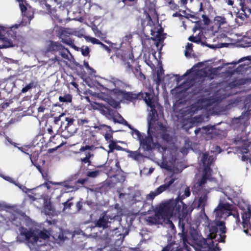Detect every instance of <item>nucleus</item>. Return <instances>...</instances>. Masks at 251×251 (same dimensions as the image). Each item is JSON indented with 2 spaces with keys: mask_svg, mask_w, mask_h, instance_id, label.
<instances>
[{
  "mask_svg": "<svg viewBox=\"0 0 251 251\" xmlns=\"http://www.w3.org/2000/svg\"><path fill=\"white\" fill-rule=\"evenodd\" d=\"M82 54L84 56H87L89 53V50L87 47H83L81 49Z\"/></svg>",
  "mask_w": 251,
  "mask_h": 251,
  "instance_id": "obj_33",
  "label": "nucleus"
},
{
  "mask_svg": "<svg viewBox=\"0 0 251 251\" xmlns=\"http://www.w3.org/2000/svg\"><path fill=\"white\" fill-rule=\"evenodd\" d=\"M186 251H193V250H192L190 248H186Z\"/></svg>",
  "mask_w": 251,
  "mask_h": 251,
  "instance_id": "obj_60",
  "label": "nucleus"
},
{
  "mask_svg": "<svg viewBox=\"0 0 251 251\" xmlns=\"http://www.w3.org/2000/svg\"><path fill=\"white\" fill-rule=\"evenodd\" d=\"M59 148V146L57 147L56 148H54V149H49L48 150V152H50V153H51L53 151H55L57 150V149H58Z\"/></svg>",
  "mask_w": 251,
  "mask_h": 251,
  "instance_id": "obj_53",
  "label": "nucleus"
},
{
  "mask_svg": "<svg viewBox=\"0 0 251 251\" xmlns=\"http://www.w3.org/2000/svg\"><path fill=\"white\" fill-rule=\"evenodd\" d=\"M188 213L187 206L179 200H171L163 203L156 209L154 217H149L147 221L151 224L169 222L171 218H178L183 221Z\"/></svg>",
  "mask_w": 251,
  "mask_h": 251,
  "instance_id": "obj_2",
  "label": "nucleus"
},
{
  "mask_svg": "<svg viewBox=\"0 0 251 251\" xmlns=\"http://www.w3.org/2000/svg\"><path fill=\"white\" fill-rule=\"evenodd\" d=\"M151 31L152 38L154 40H157L159 43L164 39V36L162 34V31L161 30H158L156 31L151 29Z\"/></svg>",
  "mask_w": 251,
  "mask_h": 251,
  "instance_id": "obj_16",
  "label": "nucleus"
},
{
  "mask_svg": "<svg viewBox=\"0 0 251 251\" xmlns=\"http://www.w3.org/2000/svg\"><path fill=\"white\" fill-rule=\"evenodd\" d=\"M232 205L220 201L217 207L214 210V213L216 217V227L211 226L209 229V234L206 239L199 238L195 240L193 248L195 251H219L220 249L217 247V243L215 241L224 242L226 237V227L223 221H219L221 219H225L230 214Z\"/></svg>",
  "mask_w": 251,
  "mask_h": 251,
  "instance_id": "obj_1",
  "label": "nucleus"
},
{
  "mask_svg": "<svg viewBox=\"0 0 251 251\" xmlns=\"http://www.w3.org/2000/svg\"><path fill=\"white\" fill-rule=\"evenodd\" d=\"M175 178H172L170 180H169L168 182H167L165 185L167 186V188H168L175 181Z\"/></svg>",
  "mask_w": 251,
  "mask_h": 251,
  "instance_id": "obj_42",
  "label": "nucleus"
},
{
  "mask_svg": "<svg viewBox=\"0 0 251 251\" xmlns=\"http://www.w3.org/2000/svg\"><path fill=\"white\" fill-rule=\"evenodd\" d=\"M212 102L207 100H204L201 102V108H206L209 105H210Z\"/></svg>",
  "mask_w": 251,
  "mask_h": 251,
  "instance_id": "obj_35",
  "label": "nucleus"
},
{
  "mask_svg": "<svg viewBox=\"0 0 251 251\" xmlns=\"http://www.w3.org/2000/svg\"><path fill=\"white\" fill-rule=\"evenodd\" d=\"M224 193L225 195H226L228 198H229V197L231 196H234V193L232 189L230 188H228L226 189L224 192Z\"/></svg>",
  "mask_w": 251,
  "mask_h": 251,
  "instance_id": "obj_25",
  "label": "nucleus"
},
{
  "mask_svg": "<svg viewBox=\"0 0 251 251\" xmlns=\"http://www.w3.org/2000/svg\"><path fill=\"white\" fill-rule=\"evenodd\" d=\"M91 106L94 110H98L102 112L105 111V109H106V107L101 103L92 102L91 103Z\"/></svg>",
  "mask_w": 251,
  "mask_h": 251,
  "instance_id": "obj_17",
  "label": "nucleus"
},
{
  "mask_svg": "<svg viewBox=\"0 0 251 251\" xmlns=\"http://www.w3.org/2000/svg\"><path fill=\"white\" fill-rule=\"evenodd\" d=\"M49 50H59L60 55L65 59H68L69 51L65 49L60 44L56 42H50L49 45Z\"/></svg>",
  "mask_w": 251,
  "mask_h": 251,
  "instance_id": "obj_11",
  "label": "nucleus"
},
{
  "mask_svg": "<svg viewBox=\"0 0 251 251\" xmlns=\"http://www.w3.org/2000/svg\"><path fill=\"white\" fill-rule=\"evenodd\" d=\"M86 39L87 41L91 42L92 43L94 44H96L100 45V44L101 43V42L99 41L98 39H97L95 38L87 37H86Z\"/></svg>",
  "mask_w": 251,
  "mask_h": 251,
  "instance_id": "obj_28",
  "label": "nucleus"
},
{
  "mask_svg": "<svg viewBox=\"0 0 251 251\" xmlns=\"http://www.w3.org/2000/svg\"><path fill=\"white\" fill-rule=\"evenodd\" d=\"M251 218V210L249 208H248V212L245 213L242 215V225L244 228V231L245 233H247V231L249 227H251V224L250 222V219Z\"/></svg>",
  "mask_w": 251,
  "mask_h": 251,
  "instance_id": "obj_13",
  "label": "nucleus"
},
{
  "mask_svg": "<svg viewBox=\"0 0 251 251\" xmlns=\"http://www.w3.org/2000/svg\"><path fill=\"white\" fill-rule=\"evenodd\" d=\"M20 7L22 12L25 11L26 10V7L22 3H20Z\"/></svg>",
  "mask_w": 251,
  "mask_h": 251,
  "instance_id": "obj_47",
  "label": "nucleus"
},
{
  "mask_svg": "<svg viewBox=\"0 0 251 251\" xmlns=\"http://www.w3.org/2000/svg\"><path fill=\"white\" fill-rule=\"evenodd\" d=\"M50 183L54 185H61L62 187H63V190L66 193H68L74 190V187L70 185L67 182H50Z\"/></svg>",
  "mask_w": 251,
  "mask_h": 251,
  "instance_id": "obj_15",
  "label": "nucleus"
},
{
  "mask_svg": "<svg viewBox=\"0 0 251 251\" xmlns=\"http://www.w3.org/2000/svg\"><path fill=\"white\" fill-rule=\"evenodd\" d=\"M9 213L5 210H0V222L3 223L6 219L4 218V216L8 217Z\"/></svg>",
  "mask_w": 251,
  "mask_h": 251,
  "instance_id": "obj_22",
  "label": "nucleus"
},
{
  "mask_svg": "<svg viewBox=\"0 0 251 251\" xmlns=\"http://www.w3.org/2000/svg\"><path fill=\"white\" fill-rule=\"evenodd\" d=\"M114 122H118V123H121V124H123L124 125H127L128 126V127L130 128H131L130 126L129 125H128L126 122V121H125L123 118L120 117V119L119 120H117L116 119L114 118Z\"/></svg>",
  "mask_w": 251,
  "mask_h": 251,
  "instance_id": "obj_32",
  "label": "nucleus"
},
{
  "mask_svg": "<svg viewBox=\"0 0 251 251\" xmlns=\"http://www.w3.org/2000/svg\"><path fill=\"white\" fill-rule=\"evenodd\" d=\"M158 164L160 166L161 168L166 169H169V166L167 165V164L164 161L161 162V163H158Z\"/></svg>",
  "mask_w": 251,
  "mask_h": 251,
  "instance_id": "obj_37",
  "label": "nucleus"
},
{
  "mask_svg": "<svg viewBox=\"0 0 251 251\" xmlns=\"http://www.w3.org/2000/svg\"><path fill=\"white\" fill-rule=\"evenodd\" d=\"M0 49L14 47L16 45L15 34L11 28L0 26Z\"/></svg>",
  "mask_w": 251,
  "mask_h": 251,
  "instance_id": "obj_7",
  "label": "nucleus"
},
{
  "mask_svg": "<svg viewBox=\"0 0 251 251\" xmlns=\"http://www.w3.org/2000/svg\"><path fill=\"white\" fill-rule=\"evenodd\" d=\"M33 86V84L32 83L28 84L27 85H26L25 87H24L22 90V93H25L27 91H28L30 89H31L32 88Z\"/></svg>",
  "mask_w": 251,
  "mask_h": 251,
  "instance_id": "obj_36",
  "label": "nucleus"
},
{
  "mask_svg": "<svg viewBox=\"0 0 251 251\" xmlns=\"http://www.w3.org/2000/svg\"><path fill=\"white\" fill-rule=\"evenodd\" d=\"M154 169L153 168H150L148 171V173H145L146 171H147V168H144L142 170L140 171V174L141 175H151Z\"/></svg>",
  "mask_w": 251,
  "mask_h": 251,
  "instance_id": "obj_29",
  "label": "nucleus"
},
{
  "mask_svg": "<svg viewBox=\"0 0 251 251\" xmlns=\"http://www.w3.org/2000/svg\"><path fill=\"white\" fill-rule=\"evenodd\" d=\"M207 200V198L206 195L201 196L199 200V206L203 207L206 204Z\"/></svg>",
  "mask_w": 251,
  "mask_h": 251,
  "instance_id": "obj_20",
  "label": "nucleus"
},
{
  "mask_svg": "<svg viewBox=\"0 0 251 251\" xmlns=\"http://www.w3.org/2000/svg\"><path fill=\"white\" fill-rule=\"evenodd\" d=\"M63 42L68 45H71L72 43V41L70 40H63Z\"/></svg>",
  "mask_w": 251,
  "mask_h": 251,
  "instance_id": "obj_52",
  "label": "nucleus"
},
{
  "mask_svg": "<svg viewBox=\"0 0 251 251\" xmlns=\"http://www.w3.org/2000/svg\"><path fill=\"white\" fill-rule=\"evenodd\" d=\"M100 174V171L98 170H95L94 171L88 172L87 174V176L90 177H96L98 176Z\"/></svg>",
  "mask_w": 251,
  "mask_h": 251,
  "instance_id": "obj_24",
  "label": "nucleus"
},
{
  "mask_svg": "<svg viewBox=\"0 0 251 251\" xmlns=\"http://www.w3.org/2000/svg\"><path fill=\"white\" fill-rule=\"evenodd\" d=\"M84 65L86 68L90 71V73H95V71L89 66L88 62H84Z\"/></svg>",
  "mask_w": 251,
  "mask_h": 251,
  "instance_id": "obj_39",
  "label": "nucleus"
},
{
  "mask_svg": "<svg viewBox=\"0 0 251 251\" xmlns=\"http://www.w3.org/2000/svg\"><path fill=\"white\" fill-rule=\"evenodd\" d=\"M147 8L148 9V12H147L145 13L146 18L144 20V23L145 24L146 22H147V25H151L152 23L151 16L154 18H157L155 4L154 3V2H153L151 4V7H147Z\"/></svg>",
  "mask_w": 251,
  "mask_h": 251,
  "instance_id": "obj_12",
  "label": "nucleus"
},
{
  "mask_svg": "<svg viewBox=\"0 0 251 251\" xmlns=\"http://www.w3.org/2000/svg\"><path fill=\"white\" fill-rule=\"evenodd\" d=\"M157 195H158V194H156V191L155 190L153 192H151L149 195H148L147 198L148 200H152Z\"/></svg>",
  "mask_w": 251,
  "mask_h": 251,
  "instance_id": "obj_34",
  "label": "nucleus"
},
{
  "mask_svg": "<svg viewBox=\"0 0 251 251\" xmlns=\"http://www.w3.org/2000/svg\"><path fill=\"white\" fill-rule=\"evenodd\" d=\"M241 10L243 12L246 17H249L251 14V9L248 7H244V5L241 7Z\"/></svg>",
  "mask_w": 251,
  "mask_h": 251,
  "instance_id": "obj_23",
  "label": "nucleus"
},
{
  "mask_svg": "<svg viewBox=\"0 0 251 251\" xmlns=\"http://www.w3.org/2000/svg\"><path fill=\"white\" fill-rule=\"evenodd\" d=\"M191 74L192 75L195 74L197 76L207 77L211 74V69L209 67H205V64L203 63H199L182 75V78H183Z\"/></svg>",
  "mask_w": 251,
  "mask_h": 251,
  "instance_id": "obj_8",
  "label": "nucleus"
},
{
  "mask_svg": "<svg viewBox=\"0 0 251 251\" xmlns=\"http://www.w3.org/2000/svg\"><path fill=\"white\" fill-rule=\"evenodd\" d=\"M125 151L128 153H129L128 156L129 157L133 158L134 159H137L138 156L139 155V153L137 151H132L126 150H125Z\"/></svg>",
  "mask_w": 251,
  "mask_h": 251,
  "instance_id": "obj_27",
  "label": "nucleus"
},
{
  "mask_svg": "<svg viewBox=\"0 0 251 251\" xmlns=\"http://www.w3.org/2000/svg\"><path fill=\"white\" fill-rule=\"evenodd\" d=\"M176 251H182L180 248H177Z\"/></svg>",
  "mask_w": 251,
  "mask_h": 251,
  "instance_id": "obj_63",
  "label": "nucleus"
},
{
  "mask_svg": "<svg viewBox=\"0 0 251 251\" xmlns=\"http://www.w3.org/2000/svg\"><path fill=\"white\" fill-rule=\"evenodd\" d=\"M198 29V27L197 26H195L194 28H193V31H195L196 30Z\"/></svg>",
  "mask_w": 251,
  "mask_h": 251,
  "instance_id": "obj_62",
  "label": "nucleus"
},
{
  "mask_svg": "<svg viewBox=\"0 0 251 251\" xmlns=\"http://www.w3.org/2000/svg\"><path fill=\"white\" fill-rule=\"evenodd\" d=\"M167 188V186L165 185V184L162 185L160 186L158 188H157L155 191L156 192V194L159 195L161 194L162 192H164L165 190H166Z\"/></svg>",
  "mask_w": 251,
  "mask_h": 251,
  "instance_id": "obj_26",
  "label": "nucleus"
},
{
  "mask_svg": "<svg viewBox=\"0 0 251 251\" xmlns=\"http://www.w3.org/2000/svg\"><path fill=\"white\" fill-rule=\"evenodd\" d=\"M187 0H180V3L181 5H184L186 4Z\"/></svg>",
  "mask_w": 251,
  "mask_h": 251,
  "instance_id": "obj_54",
  "label": "nucleus"
},
{
  "mask_svg": "<svg viewBox=\"0 0 251 251\" xmlns=\"http://www.w3.org/2000/svg\"><path fill=\"white\" fill-rule=\"evenodd\" d=\"M71 206V203L70 202H65L64 203V209H67V208H70V207Z\"/></svg>",
  "mask_w": 251,
  "mask_h": 251,
  "instance_id": "obj_49",
  "label": "nucleus"
},
{
  "mask_svg": "<svg viewBox=\"0 0 251 251\" xmlns=\"http://www.w3.org/2000/svg\"><path fill=\"white\" fill-rule=\"evenodd\" d=\"M52 237L55 239H60V240H64V238L63 237V235L59 234L58 236H57L56 235H53Z\"/></svg>",
  "mask_w": 251,
  "mask_h": 251,
  "instance_id": "obj_43",
  "label": "nucleus"
},
{
  "mask_svg": "<svg viewBox=\"0 0 251 251\" xmlns=\"http://www.w3.org/2000/svg\"><path fill=\"white\" fill-rule=\"evenodd\" d=\"M4 179H5V180H7V181H11V178L9 177V176H6V177H3Z\"/></svg>",
  "mask_w": 251,
  "mask_h": 251,
  "instance_id": "obj_56",
  "label": "nucleus"
},
{
  "mask_svg": "<svg viewBox=\"0 0 251 251\" xmlns=\"http://www.w3.org/2000/svg\"><path fill=\"white\" fill-rule=\"evenodd\" d=\"M19 234L17 237L20 242L26 241L28 246L41 245L42 243L50 238V233L47 230H38L32 229H27L24 227L19 228Z\"/></svg>",
  "mask_w": 251,
  "mask_h": 251,
  "instance_id": "obj_4",
  "label": "nucleus"
},
{
  "mask_svg": "<svg viewBox=\"0 0 251 251\" xmlns=\"http://www.w3.org/2000/svg\"><path fill=\"white\" fill-rule=\"evenodd\" d=\"M143 98L146 103L151 108V113L150 115H152L151 121L149 124L148 134L150 135V131L151 129L152 121L154 122L155 119L154 108L157 103L155 101V99L153 97V95L151 93H145L143 94ZM132 136L137 140L139 141L140 147L144 151H149L154 149H158L160 145L156 142H154L150 136L147 137L146 136L141 135L140 132L137 130L133 129L132 132Z\"/></svg>",
  "mask_w": 251,
  "mask_h": 251,
  "instance_id": "obj_3",
  "label": "nucleus"
},
{
  "mask_svg": "<svg viewBox=\"0 0 251 251\" xmlns=\"http://www.w3.org/2000/svg\"><path fill=\"white\" fill-rule=\"evenodd\" d=\"M226 23V21L225 17L222 16H216L213 19L210 30L213 34L217 33L221 26Z\"/></svg>",
  "mask_w": 251,
  "mask_h": 251,
  "instance_id": "obj_10",
  "label": "nucleus"
},
{
  "mask_svg": "<svg viewBox=\"0 0 251 251\" xmlns=\"http://www.w3.org/2000/svg\"><path fill=\"white\" fill-rule=\"evenodd\" d=\"M227 4L229 5H232L233 4V1L231 0H228L227 1Z\"/></svg>",
  "mask_w": 251,
  "mask_h": 251,
  "instance_id": "obj_55",
  "label": "nucleus"
},
{
  "mask_svg": "<svg viewBox=\"0 0 251 251\" xmlns=\"http://www.w3.org/2000/svg\"><path fill=\"white\" fill-rule=\"evenodd\" d=\"M115 216H108L106 214L104 215L102 218H100L97 222L96 226L100 227L105 228L107 226L108 223L110 222L109 220L111 221L114 219Z\"/></svg>",
  "mask_w": 251,
  "mask_h": 251,
  "instance_id": "obj_14",
  "label": "nucleus"
},
{
  "mask_svg": "<svg viewBox=\"0 0 251 251\" xmlns=\"http://www.w3.org/2000/svg\"><path fill=\"white\" fill-rule=\"evenodd\" d=\"M99 33H100V32L97 31V32H95L96 35H97L98 36L100 37V35H99Z\"/></svg>",
  "mask_w": 251,
  "mask_h": 251,
  "instance_id": "obj_61",
  "label": "nucleus"
},
{
  "mask_svg": "<svg viewBox=\"0 0 251 251\" xmlns=\"http://www.w3.org/2000/svg\"><path fill=\"white\" fill-rule=\"evenodd\" d=\"M119 83V82L118 81L115 82L110 81L107 84V89L109 90L111 97L110 98L106 99V100L109 105L115 108L120 107V101L129 100L131 99L129 93L113 88Z\"/></svg>",
  "mask_w": 251,
  "mask_h": 251,
  "instance_id": "obj_5",
  "label": "nucleus"
},
{
  "mask_svg": "<svg viewBox=\"0 0 251 251\" xmlns=\"http://www.w3.org/2000/svg\"><path fill=\"white\" fill-rule=\"evenodd\" d=\"M112 138V135L110 133H106L105 135V138L106 141L109 140V142H110V141L111 140V138Z\"/></svg>",
  "mask_w": 251,
  "mask_h": 251,
  "instance_id": "obj_41",
  "label": "nucleus"
},
{
  "mask_svg": "<svg viewBox=\"0 0 251 251\" xmlns=\"http://www.w3.org/2000/svg\"><path fill=\"white\" fill-rule=\"evenodd\" d=\"M214 160L213 156H208L206 153L203 154L202 158L201 159L203 166H204L203 171V175L202 178L198 181L195 187H203L206 184L207 187L212 186V183H216L215 177H211L212 176L211 171L209 168V166Z\"/></svg>",
  "mask_w": 251,
  "mask_h": 251,
  "instance_id": "obj_6",
  "label": "nucleus"
},
{
  "mask_svg": "<svg viewBox=\"0 0 251 251\" xmlns=\"http://www.w3.org/2000/svg\"><path fill=\"white\" fill-rule=\"evenodd\" d=\"M44 211L45 213L47 215H50L52 213L53 210L50 202L48 203L47 202L45 204Z\"/></svg>",
  "mask_w": 251,
  "mask_h": 251,
  "instance_id": "obj_19",
  "label": "nucleus"
},
{
  "mask_svg": "<svg viewBox=\"0 0 251 251\" xmlns=\"http://www.w3.org/2000/svg\"><path fill=\"white\" fill-rule=\"evenodd\" d=\"M87 179H79L78 180V182L79 183H81V184H84L86 181H87Z\"/></svg>",
  "mask_w": 251,
  "mask_h": 251,
  "instance_id": "obj_51",
  "label": "nucleus"
},
{
  "mask_svg": "<svg viewBox=\"0 0 251 251\" xmlns=\"http://www.w3.org/2000/svg\"><path fill=\"white\" fill-rule=\"evenodd\" d=\"M236 145L239 148V152L242 154V160L246 161L249 159L248 153L250 154L251 144L248 141H238Z\"/></svg>",
  "mask_w": 251,
  "mask_h": 251,
  "instance_id": "obj_9",
  "label": "nucleus"
},
{
  "mask_svg": "<svg viewBox=\"0 0 251 251\" xmlns=\"http://www.w3.org/2000/svg\"><path fill=\"white\" fill-rule=\"evenodd\" d=\"M192 49V44L190 43H188L185 48V54L187 56L190 53Z\"/></svg>",
  "mask_w": 251,
  "mask_h": 251,
  "instance_id": "obj_30",
  "label": "nucleus"
},
{
  "mask_svg": "<svg viewBox=\"0 0 251 251\" xmlns=\"http://www.w3.org/2000/svg\"><path fill=\"white\" fill-rule=\"evenodd\" d=\"M66 121L67 122V126L71 125L74 121L72 118H66Z\"/></svg>",
  "mask_w": 251,
  "mask_h": 251,
  "instance_id": "obj_45",
  "label": "nucleus"
},
{
  "mask_svg": "<svg viewBox=\"0 0 251 251\" xmlns=\"http://www.w3.org/2000/svg\"><path fill=\"white\" fill-rule=\"evenodd\" d=\"M91 154H90V153H88L86 155L85 157L81 159V162H83L84 163H88V164H89L90 163L89 158L91 157Z\"/></svg>",
  "mask_w": 251,
  "mask_h": 251,
  "instance_id": "obj_31",
  "label": "nucleus"
},
{
  "mask_svg": "<svg viewBox=\"0 0 251 251\" xmlns=\"http://www.w3.org/2000/svg\"><path fill=\"white\" fill-rule=\"evenodd\" d=\"M59 100L62 102H70L72 100V97L70 95L67 94L63 96H60Z\"/></svg>",
  "mask_w": 251,
  "mask_h": 251,
  "instance_id": "obj_21",
  "label": "nucleus"
},
{
  "mask_svg": "<svg viewBox=\"0 0 251 251\" xmlns=\"http://www.w3.org/2000/svg\"><path fill=\"white\" fill-rule=\"evenodd\" d=\"M100 45L103 48V49L106 50L108 52H110L111 50L110 49H109V48L108 47H107V46L105 45L104 44H103V43H101L100 44Z\"/></svg>",
  "mask_w": 251,
  "mask_h": 251,
  "instance_id": "obj_46",
  "label": "nucleus"
},
{
  "mask_svg": "<svg viewBox=\"0 0 251 251\" xmlns=\"http://www.w3.org/2000/svg\"><path fill=\"white\" fill-rule=\"evenodd\" d=\"M202 17L203 18V21L205 23V24L208 25L210 23V20L208 18H206L205 16H202Z\"/></svg>",
  "mask_w": 251,
  "mask_h": 251,
  "instance_id": "obj_48",
  "label": "nucleus"
},
{
  "mask_svg": "<svg viewBox=\"0 0 251 251\" xmlns=\"http://www.w3.org/2000/svg\"><path fill=\"white\" fill-rule=\"evenodd\" d=\"M92 148H93V146H88V145H86L84 147H82L79 151H85V150H92Z\"/></svg>",
  "mask_w": 251,
  "mask_h": 251,
  "instance_id": "obj_38",
  "label": "nucleus"
},
{
  "mask_svg": "<svg viewBox=\"0 0 251 251\" xmlns=\"http://www.w3.org/2000/svg\"><path fill=\"white\" fill-rule=\"evenodd\" d=\"M190 191L189 188L187 187H185V189H184V195L185 196V197H188L190 196Z\"/></svg>",
  "mask_w": 251,
  "mask_h": 251,
  "instance_id": "obj_40",
  "label": "nucleus"
},
{
  "mask_svg": "<svg viewBox=\"0 0 251 251\" xmlns=\"http://www.w3.org/2000/svg\"><path fill=\"white\" fill-rule=\"evenodd\" d=\"M195 37H192V36H190L189 38V40L191 41H193V42H195Z\"/></svg>",
  "mask_w": 251,
  "mask_h": 251,
  "instance_id": "obj_57",
  "label": "nucleus"
},
{
  "mask_svg": "<svg viewBox=\"0 0 251 251\" xmlns=\"http://www.w3.org/2000/svg\"><path fill=\"white\" fill-rule=\"evenodd\" d=\"M243 60H251V56H246V57H245L244 58H242L240 60V61H243Z\"/></svg>",
  "mask_w": 251,
  "mask_h": 251,
  "instance_id": "obj_50",
  "label": "nucleus"
},
{
  "mask_svg": "<svg viewBox=\"0 0 251 251\" xmlns=\"http://www.w3.org/2000/svg\"><path fill=\"white\" fill-rule=\"evenodd\" d=\"M239 1V4H240V5L241 6V7L243 5H244V3L242 1V0H238Z\"/></svg>",
  "mask_w": 251,
  "mask_h": 251,
  "instance_id": "obj_58",
  "label": "nucleus"
},
{
  "mask_svg": "<svg viewBox=\"0 0 251 251\" xmlns=\"http://www.w3.org/2000/svg\"><path fill=\"white\" fill-rule=\"evenodd\" d=\"M64 115L63 113H62L58 117H55L54 118V123L57 124V123L60 120L61 117H62Z\"/></svg>",
  "mask_w": 251,
  "mask_h": 251,
  "instance_id": "obj_44",
  "label": "nucleus"
},
{
  "mask_svg": "<svg viewBox=\"0 0 251 251\" xmlns=\"http://www.w3.org/2000/svg\"><path fill=\"white\" fill-rule=\"evenodd\" d=\"M200 11H202V3H200Z\"/></svg>",
  "mask_w": 251,
  "mask_h": 251,
  "instance_id": "obj_59",
  "label": "nucleus"
},
{
  "mask_svg": "<svg viewBox=\"0 0 251 251\" xmlns=\"http://www.w3.org/2000/svg\"><path fill=\"white\" fill-rule=\"evenodd\" d=\"M109 151L112 152L114 150H121V147L116 144V142L111 140L109 145Z\"/></svg>",
  "mask_w": 251,
  "mask_h": 251,
  "instance_id": "obj_18",
  "label": "nucleus"
},
{
  "mask_svg": "<svg viewBox=\"0 0 251 251\" xmlns=\"http://www.w3.org/2000/svg\"><path fill=\"white\" fill-rule=\"evenodd\" d=\"M48 131H49V132H50L51 131H52L51 129H48Z\"/></svg>",
  "mask_w": 251,
  "mask_h": 251,
  "instance_id": "obj_64",
  "label": "nucleus"
}]
</instances>
